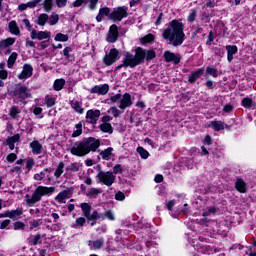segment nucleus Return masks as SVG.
Returning <instances> with one entry per match:
<instances>
[{
	"label": "nucleus",
	"instance_id": "nucleus-47",
	"mask_svg": "<svg viewBox=\"0 0 256 256\" xmlns=\"http://www.w3.org/2000/svg\"><path fill=\"white\" fill-rule=\"evenodd\" d=\"M53 9V0H45L44 1V10L46 13H51Z\"/></svg>",
	"mask_w": 256,
	"mask_h": 256
},
{
	"label": "nucleus",
	"instance_id": "nucleus-39",
	"mask_svg": "<svg viewBox=\"0 0 256 256\" xmlns=\"http://www.w3.org/2000/svg\"><path fill=\"white\" fill-rule=\"evenodd\" d=\"M54 40L59 41L61 43H67V41H69V35L63 34V33H58V34H56Z\"/></svg>",
	"mask_w": 256,
	"mask_h": 256
},
{
	"label": "nucleus",
	"instance_id": "nucleus-17",
	"mask_svg": "<svg viewBox=\"0 0 256 256\" xmlns=\"http://www.w3.org/2000/svg\"><path fill=\"white\" fill-rule=\"evenodd\" d=\"M19 141H21V134L17 133L6 139V145H8L10 151H13L15 149V143H19Z\"/></svg>",
	"mask_w": 256,
	"mask_h": 256
},
{
	"label": "nucleus",
	"instance_id": "nucleus-24",
	"mask_svg": "<svg viewBox=\"0 0 256 256\" xmlns=\"http://www.w3.org/2000/svg\"><path fill=\"white\" fill-rule=\"evenodd\" d=\"M109 15H111V9L109 7L100 8L96 20L101 22L103 21V17H109Z\"/></svg>",
	"mask_w": 256,
	"mask_h": 256
},
{
	"label": "nucleus",
	"instance_id": "nucleus-33",
	"mask_svg": "<svg viewBox=\"0 0 256 256\" xmlns=\"http://www.w3.org/2000/svg\"><path fill=\"white\" fill-rule=\"evenodd\" d=\"M65 169V162L61 161L59 162L55 172H54V177H56V179H59V177H61L64 173V170Z\"/></svg>",
	"mask_w": 256,
	"mask_h": 256
},
{
	"label": "nucleus",
	"instance_id": "nucleus-35",
	"mask_svg": "<svg viewBox=\"0 0 256 256\" xmlns=\"http://www.w3.org/2000/svg\"><path fill=\"white\" fill-rule=\"evenodd\" d=\"M205 75H211V77L217 79V77H219V70H217V68L208 66L206 68Z\"/></svg>",
	"mask_w": 256,
	"mask_h": 256
},
{
	"label": "nucleus",
	"instance_id": "nucleus-3",
	"mask_svg": "<svg viewBox=\"0 0 256 256\" xmlns=\"http://www.w3.org/2000/svg\"><path fill=\"white\" fill-rule=\"evenodd\" d=\"M51 193H55V186H38L32 193V196L26 194V203L28 207H35L36 203H39L45 195H51Z\"/></svg>",
	"mask_w": 256,
	"mask_h": 256
},
{
	"label": "nucleus",
	"instance_id": "nucleus-6",
	"mask_svg": "<svg viewBox=\"0 0 256 256\" xmlns=\"http://www.w3.org/2000/svg\"><path fill=\"white\" fill-rule=\"evenodd\" d=\"M98 174L96 175L97 183H103L106 187H111L115 183L116 176L111 171L101 170V165H98Z\"/></svg>",
	"mask_w": 256,
	"mask_h": 256
},
{
	"label": "nucleus",
	"instance_id": "nucleus-55",
	"mask_svg": "<svg viewBox=\"0 0 256 256\" xmlns=\"http://www.w3.org/2000/svg\"><path fill=\"white\" fill-rule=\"evenodd\" d=\"M75 223L78 227H84L85 223H87V219H85V217H78L76 218Z\"/></svg>",
	"mask_w": 256,
	"mask_h": 256
},
{
	"label": "nucleus",
	"instance_id": "nucleus-20",
	"mask_svg": "<svg viewBox=\"0 0 256 256\" xmlns=\"http://www.w3.org/2000/svg\"><path fill=\"white\" fill-rule=\"evenodd\" d=\"M30 149H32L34 155H41V153H43V145L39 143V140H33L30 143Z\"/></svg>",
	"mask_w": 256,
	"mask_h": 256
},
{
	"label": "nucleus",
	"instance_id": "nucleus-13",
	"mask_svg": "<svg viewBox=\"0 0 256 256\" xmlns=\"http://www.w3.org/2000/svg\"><path fill=\"white\" fill-rule=\"evenodd\" d=\"M30 77H33V66L31 64H24L21 73L18 75V79L20 81H26Z\"/></svg>",
	"mask_w": 256,
	"mask_h": 256
},
{
	"label": "nucleus",
	"instance_id": "nucleus-64",
	"mask_svg": "<svg viewBox=\"0 0 256 256\" xmlns=\"http://www.w3.org/2000/svg\"><path fill=\"white\" fill-rule=\"evenodd\" d=\"M205 85H206V88L209 90L215 89V87L217 86V84H215V82H213L212 80H207Z\"/></svg>",
	"mask_w": 256,
	"mask_h": 256
},
{
	"label": "nucleus",
	"instance_id": "nucleus-49",
	"mask_svg": "<svg viewBox=\"0 0 256 256\" xmlns=\"http://www.w3.org/2000/svg\"><path fill=\"white\" fill-rule=\"evenodd\" d=\"M35 167V159L29 158L26 162V173H29Z\"/></svg>",
	"mask_w": 256,
	"mask_h": 256
},
{
	"label": "nucleus",
	"instance_id": "nucleus-8",
	"mask_svg": "<svg viewBox=\"0 0 256 256\" xmlns=\"http://www.w3.org/2000/svg\"><path fill=\"white\" fill-rule=\"evenodd\" d=\"M121 59V54L117 48H111L108 54L103 57V63L106 67H111Z\"/></svg>",
	"mask_w": 256,
	"mask_h": 256
},
{
	"label": "nucleus",
	"instance_id": "nucleus-21",
	"mask_svg": "<svg viewBox=\"0 0 256 256\" xmlns=\"http://www.w3.org/2000/svg\"><path fill=\"white\" fill-rule=\"evenodd\" d=\"M70 107H72V109H74L76 113H79V115H83V113H85V109L83 108V103L79 100L70 101Z\"/></svg>",
	"mask_w": 256,
	"mask_h": 256
},
{
	"label": "nucleus",
	"instance_id": "nucleus-53",
	"mask_svg": "<svg viewBox=\"0 0 256 256\" xmlns=\"http://www.w3.org/2000/svg\"><path fill=\"white\" fill-rule=\"evenodd\" d=\"M49 19V24L50 25H57L59 23V15L58 14H52Z\"/></svg>",
	"mask_w": 256,
	"mask_h": 256
},
{
	"label": "nucleus",
	"instance_id": "nucleus-58",
	"mask_svg": "<svg viewBox=\"0 0 256 256\" xmlns=\"http://www.w3.org/2000/svg\"><path fill=\"white\" fill-rule=\"evenodd\" d=\"M215 37H217V35H215V33H209L207 41H206V45H208V46L213 45V41H215Z\"/></svg>",
	"mask_w": 256,
	"mask_h": 256
},
{
	"label": "nucleus",
	"instance_id": "nucleus-19",
	"mask_svg": "<svg viewBox=\"0 0 256 256\" xmlns=\"http://www.w3.org/2000/svg\"><path fill=\"white\" fill-rule=\"evenodd\" d=\"M226 51H227V61L228 63H231L233 61V55H237L239 48H237L236 45H227Z\"/></svg>",
	"mask_w": 256,
	"mask_h": 256
},
{
	"label": "nucleus",
	"instance_id": "nucleus-29",
	"mask_svg": "<svg viewBox=\"0 0 256 256\" xmlns=\"http://www.w3.org/2000/svg\"><path fill=\"white\" fill-rule=\"evenodd\" d=\"M100 155L104 161H109L113 157V147H108L100 152Z\"/></svg>",
	"mask_w": 256,
	"mask_h": 256
},
{
	"label": "nucleus",
	"instance_id": "nucleus-11",
	"mask_svg": "<svg viewBox=\"0 0 256 256\" xmlns=\"http://www.w3.org/2000/svg\"><path fill=\"white\" fill-rule=\"evenodd\" d=\"M99 117H101V110L90 109L86 112V123H89L90 125H97Z\"/></svg>",
	"mask_w": 256,
	"mask_h": 256
},
{
	"label": "nucleus",
	"instance_id": "nucleus-26",
	"mask_svg": "<svg viewBox=\"0 0 256 256\" xmlns=\"http://www.w3.org/2000/svg\"><path fill=\"white\" fill-rule=\"evenodd\" d=\"M17 57H19V54L17 52H12L7 60V67L8 69H13V66L17 62Z\"/></svg>",
	"mask_w": 256,
	"mask_h": 256
},
{
	"label": "nucleus",
	"instance_id": "nucleus-4",
	"mask_svg": "<svg viewBox=\"0 0 256 256\" xmlns=\"http://www.w3.org/2000/svg\"><path fill=\"white\" fill-rule=\"evenodd\" d=\"M80 208L82 209L83 215L85 219H87L88 223H90L91 227H95V225H97V221H105L106 219L105 213H99L97 210H93L91 213L92 207L87 202L81 203Z\"/></svg>",
	"mask_w": 256,
	"mask_h": 256
},
{
	"label": "nucleus",
	"instance_id": "nucleus-25",
	"mask_svg": "<svg viewBox=\"0 0 256 256\" xmlns=\"http://www.w3.org/2000/svg\"><path fill=\"white\" fill-rule=\"evenodd\" d=\"M208 127H212V129H214V131H223V129H225V122L223 121H212Z\"/></svg>",
	"mask_w": 256,
	"mask_h": 256
},
{
	"label": "nucleus",
	"instance_id": "nucleus-38",
	"mask_svg": "<svg viewBox=\"0 0 256 256\" xmlns=\"http://www.w3.org/2000/svg\"><path fill=\"white\" fill-rule=\"evenodd\" d=\"M241 105L242 107H244V109H251V107H253V99H251L250 97H245L242 100Z\"/></svg>",
	"mask_w": 256,
	"mask_h": 256
},
{
	"label": "nucleus",
	"instance_id": "nucleus-59",
	"mask_svg": "<svg viewBox=\"0 0 256 256\" xmlns=\"http://www.w3.org/2000/svg\"><path fill=\"white\" fill-rule=\"evenodd\" d=\"M45 177H47V175H45V172H40V173L34 174L35 181H43V179H45Z\"/></svg>",
	"mask_w": 256,
	"mask_h": 256
},
{
	"label": "nucleus",
	"instance_id": "nucleus-44",
	"mask_svg": "<svg viewBox=\"0 0 256 256\" xmlns=\"http://www.w3.org/2000/svg\"><path fill=\"white\" fill-rule=\"evenodd\" d=\"M47 21H49V15L41 14L38 17L37 23H38V25H41L43 27L47 23Z\"/></svg>",
	"mask_w": 256,
	"mask_h": 256
},
{
	"label": "nucleus",
	"instance_id": "nucleus-14",
	"mask_svg": "<svg viewBox=\"0 0 256 256\" xmlns=\"http://www.w3.org/2000/svg\"><path fill=\"white\" fill-rule=\"evenodd\" d=\"M163 57L166 63H174V65H179L181 63V56H179V54L176 55L171 51H165Z\"/></svg>",
	"mask_w": 256,
	"mask_h": 256
},
{
	"label": "nucleus",
	"instance_id": "nucleus-30",
	"mask_svg": "<svg viewBox=\"0 0 256 256\" xmlns=\"http://www.w3.org/2000/svg\"><path fill=\"white\" fill-rule=\"evenodd\" d=\"M171 28L174 31V33H183V23L173 20L171 22Z\"/></svg>",
	"mask_w": 256,
	"mask_h": 256
},
{
	"label": "nucleus",
	"instance_id": "nucleus-61",
	"mask_svg": "<svg viewBox=\"0 0 256 256\" xmlns=\"http://www.w3.org/2000/svg\"><path fill=\"white\" fill-rule=\"evenodd\" d=\"M115 199H116V201H125V193L118 191L115 194Z\"/></svg>",
	"mask_w": 256,
	"mask_h": 256
},
{
	"label": "nucleus",
	"instance_id": "nucleus-62",
	"mask_svg": "<svg viewBox=\"0 0 256 256\" xmlns=\"http://www.w3.org/2000/svg\"><path fill=\"white\" fill-rule=\"evenodd\" d=\"M106 219L109 221H115V215L113 214V211L108 210L105 212Z\"/></svg>",
	"mask_w": 256,
	"mask_h": 256
},
{
	"label": "nucleus",
	"instance_id": "nucleus-50",
	"mask_svg": "<svg viewBox=\"0 0 256 256\" xmlns=\"http://www.w3.org/2000/svg\"><path fill=\"white\" fill-rule=\"evenodd\" d=\"M14 231H23L25 229V223L21 221L14 222Z\"/></svg>",
	"mask_w": 256,
	"mask_h": 256
},
{
	"label": "nucleus",
	"instance_id": "nucleus-48",
	"mask_svg": "<svg viewBox=\"0 0 256 256\" xmlns=\"http://www.w3.org/2000/svg\"><path fill=\"white\" fill-rule=\"evenodd\" d=\"M94 249H101L103 245H105V240L103 238H100L98 240H95L92 242Z\"/></svg>",
	"mask_w": 256,
	"mask_h": 256
},
{
	"label": "nucleus",
	"instance_id": "nucleus-5",
	"mask_svg": "<svg viewBox=\"0 0 256 256\" xmlns=\"http://www.w3.org/2000/svg\"><path fill=\"white\" fill-rule=\"evenodd\" d=\"M8 95L12 97V99H19L21 102L31 97L27 85L21 83L12 85L10 89H8Z\"/></svg>",
	"mask_w": 256,
	"mask_h": 256
},
{
	"label": "nucleus",
	"instance_id": "nucleus-40",
	"mask_svg": "<svg viewBox=\"0 0 256 256\" xmlns=\"http://www.w3.org/2000/svg\"><path fill=\"white\" fill-rule=\"evenodd\" d=\"M45 103H46V107H48V108L54 107V105L57 103V99H55V97H51V96L47 95L45 97Z\"/></svg>",
	"mask_w": 256,
	"mask_h": 256
},
{
	"label": "nucleus",
	"instance_id": "nucleus-42",
	"mask_svg": "<svg viewBox=\"0 0 256 256\" xmlns=\"http://www.w3.org/2000/svg\"><path fill=\"white\" fill-rule=\"evenodd\" d=\"M137 152L139 153L141 159H149V151H147L145 148L139 146L137 148Z\"/></svg>",
	"mask_w": 256,
	"mask_h": 256
},
{
	"label": "nucleus",
	"instance_id": "nucleus-10",
	"mask_svg": "<svg viewBox=\"0 0 256 256\" xmlns=\"http://www.w3.org/2000/svg\"><path fill=\"white\" fill-rule=\"evenodd\" d=\"M31 39H38V41H42L39 44L40 49H47V47H49V45H51V42H50L51 34L50 33H32Z\"/></svg>",
	"mask_w": 256,
	"mask_h": 256
},
{
	"label": "nucleus",
	"instance_id": "nucleus-27",
	"mask_svg": "<svg viewBox=\"0 0 256 256\" xmlns=\"http://www.w3.org/2000/svg\"><path fill=\"white\" fill-rule=\"evenodd\" d=\"M14 44H15V38H6L4 40H1L0 51H2V49H7V47H11Z\"/></svg>",
	"mask_w": 256,
	"mask_h": 256
},
{
	"label": "nucleus",
	"instance_id": "nucleus-60",
	"mask_svg": "<svg viewBox=\"0 0 256 256\" xmlns=\"http://www.w3.org/2000/svg\"><path fill=\"white\" fill-rule=\"evenodd\" d=\"M7 161L8 163H15V161H17V154L15 153H10L8 156H7Z\"/></svg>",
	"mask_w": 256,
	"mask_h": 256
},
{
	"label": "nucleus",
	"instance_id": "nucleus-34",
	"mask_svg": "<svg viewBox=\"0 0 256 256\" xmlns=\"http://www.w3.org/2000/svg\"><path fill=\"white\" fill-rule=\"evenodd\" d=\"M21 113V110L19 109V106H12L9 111V117L12 119H19V114Z\"/></svg>",
	"mask_w": 256,
	"mask_h": 256
},
{
	"label": "nucleus",
	"instance_id": "nucleus-57",
	"mask_svg": "<svg viewBox=\"0 0 256 256\" xmlns=\"http://www.w3.org/2000/svg\"><path fill=\"white\" fill-rule=\"evenodd\" d=\"M101 189L91 188L87 193V197H93V195H100Z\"/></svg>",
	"mask_w": 256,
	"mask_h": 256
},
{
	"label": "nucleus",
	"instance_id": "nucleus-15",
	"mask_svg": "<svg viewBox=\"0 0 256 256\" xmlns=\"http://www.w3.org/2000/svg\"><path fill=\"white\" fill-rule=\"evenodd\" d=\"M132 105L133 100L131 99V95L128 92L124 93L120 100V105L118 106L119 109H129Z\"/></svg>",
	"mask_w": 256,
	"mask_h": 256
},
{
	"label": "nucleus",
	"instance_id": "nucleus-32",
	"mask_svg": "<svg viewBox=\"0 0 256 256\" xmlns=\"http://www.w3.org/2000/svg\"><path fill=\"white\" fill-rule=\"evenodd\" d=\"M63 87H65V79L60 78L56 79L53 83V89L54 91H61L63 90Z\"/></svg>",
	"mask_w": 256,
	"mask_h": 256
},
{
	"label": "nucleus",
	"instance_id": "nucleus-56",
	"mask_svg": "<svg viewBox=\"0 0 256 256\" xmlns=\"http://www.w3.org/2000/svg\"><path fill=\"white\" fill-rule=\"evenodd\" d=\"M42 1H43V0H32V1H30V2H27L26 5H27V7H28L29 9H33V8L37 7V5H38L39 3H41Z\"/></svg>",
	"mask_w": 256,
	"mask_h": 256
},
{
	"label": "nucleus",
	"instance_id": "nucleus-31",
	"mask_svg": "<svg viewBox=\"0 0 256 256\" xmlns=\"http://www.w3.org/2000/svg\"><path fill=\"white\" fill-rule=\"evenodd\" d=\"M71 53H73V48H71V46H66L63 49V55H64L65 61H73V59H75V57L71 56Z\"/></svg>",
	"mask_w": 256,
	"mask_h": 256
},
{
	"label": "nucleus",
	"instance_id": "nucleus-7",
	"mask_svg": "<svg viewBox=\"0 0 256 256\" xmlns=\"http://www.w3.org/2000/svg\"><path fill=\"white\" fill-rule=\"evenodd\" d=\"M163 39L168 41V45H173L174 47H179L183 45L185 41V33H163Z\"/></svg>",
	"mask_w": 256,
	"mask_h": 256
},
{
	"label": "nucleus",
	"instance_id": "nucleus-9",
	"mask_svg": "<svg viewBox=\"0 0 256 256\" xmlns=\"http://www.w3.org/2000/svg\"><path fill=\"white\" fill-rule=\"evenodd\" d=\"M129 17L128 9L125 6H119L115 8L109 15V19L112 21H123V19Z\"/></svg>",
	"mask_w": 256,
	"mask_h": 256
},
{
	"label": "nucleus",
	"instance_id": "nucleus-22",
	"mask_svg": "<svg viewBox=\"0 0 256 256\" xmlns=\"http://www.w3.org/2000/svg\"><path fill=\"white\" fill-rule=\"evenodd\" d=\"M235 189L238 191V193H247V183H245V180L243 178H238L235 182Z\"/></svg>",
	"mask_w": 256,
	"mask_h": 256
},
{
	"label": "nucleus",
	"instance_id": "nucleus-16",
	"mask_svg": "<svg viewBox=\"0 0 256 256\" xmlns=\"http://www.w3.org/2000/svg\"><path fill=\"white\" fill-rule=\"evenodd\" d=\"M90 93L97 95H107L109 93V84H103L101 86L95 85L91 88Z\"/></svg>",
	"mask_w": 256,
	"mask_h": 256
},
{
	"label": "nucleus",
	"instance_id": "nucleus-18",
	"mask_svg": "<svg viewBox=\"0 0 256 256\" xmlns=\"http://www.w3.org/2000/svg\"><path fill=\"white\" fill-rule=\"evenodd\" d=\"M7 215L9 219L12 221H19L21 219V215H23V209H15V210H7Z\"/></svg>",
	"mask_w": 256,
	"mask_h": 256
},
{
	"label": "nucleus",
	"instance_id": "nucleus-45",
	"mask_svg": "<svg viewBox=\"0 0 256 256\" xmlns=\"http://www.w3.org/2000/svg\"><path fill=\"white\" fill-rule=\"evenodd\" d=\"M30 243H32V245L34 246L41 245L43 243V238L41 234H36L34 238L30 240Z\"/></svg>",
	"mask_w": 256,
	"mask_h": 256
},
{
	"label": "nucleus",
	"instance_id": "nucleus-37",
	"mask_svg": "<svg viewBox=\"0 0 256 256\" xmlns=\"http://www.w3.org/2000/svg\"><path fill=\"white\" fill-rule=\"evenodd\" d=\"M155 41V36L151 33L147 34L146 36L140 39V43L142 45H147V43H153Z\"/></svg>",
	"mask_w": 256,
	"mask_h": 256
},
{
	"label": "nucleus",
	"instance_id": "nucleus-54",
	"mask_svg": "<svg viewBox=\"0 0 256 256\" xmlns=\"http://www.w3.org/2000/svg\"><path fill=\"white\" fill-rule=\"evenodd\" d=\"M122 97H123V95H121V93H118L114 96H111L110 101H111V103H121Z\"/></svg>",
	"mask_w": 256,
	"mask_h": 256
},
{
	"label": "nucleus",
	"instance_id": "nucleus-36",
	"mask_svg": "<svg viewBox=\"0 0 256 256\" xmlns=\"http://www.w3.org/2000/svg\"><path fill=\"white\" fill-rule=\"evenodd\" d=\"M76 130L72 133V137H81L83 135V122H79L75 125Z\"/></svg>",
	"mask_w": 256,
	"mask_h": 256
},
{
	"label": "nucleus",
	"instance_id": "nucleus-12",
	"mask_svg": "<svg viewBox=\"0 0 256 256\" xmlns=\"http://www.w3.org/2000/svg\"><path fill=\"white\" fill-rule=\"evenodd\" d=\"M203 75H205V68H198L195 71H192L188 75V83H190V85L197 83V80L201 79Z\"/></svg>",
	"mask_w": 256,
	"mask_h": 256
},
{
	"label": "nucleus",
	"instance_id": "nucleus-63",
	"mask_svg": "<svg viewBox=\"0 0 256 256\" xmlns=\"http://www.w3.org/2000/svg\"><path fill=\"white\" fill-rule=\"evenodd\" d=\"M197 19V11L192 10V13L188 16V23H193Z\"/></svg>",
	"mask_w": 256,
	"mask_h": 256
},
{
	"label": "nucleus",
	"instance_id": "nucleus-23",
	"mask_svg": "<svg viewBox=\"0 0 256 256\" xmlns=\"http://www.w3.org/2000/svg\"><path fill=\"white\" fill-rule=\"evenodd\" d=\"M72 191L71 189H66L61 191L56 197H55V201H58V203H65V199H67V197H69V195H72Z\"/></svg>",
	"mask_w": 256,
	"mask_h": 256
},
{
	"label": "nucleus",
	"instance_id": "nucleus-28",
	"mask_svg": "<svg viewBox=\"0 0 256 256\" xmlns=\"http://www.w3.org/2000/svg\"><path fill=\"white\" fill-rule=\"evenodd\" d=\"M99 129L100 131H102V133H108L109 135H113L114 129L111 123H102L99 125Z\"/></svg>",
	"mask_w": 256,
	"mask_h": 256
},
{
	"label": "nucleus",
	"instance_id": "nucleus-2",
	"mask_svg": "<svg viewBox=\"0 0 256 256\" xmlns=\"http://www.w3.org/2000/svg\"><path fill=\"white\" fill-rule=\"evenodd\" d=\"M99 147H101V140L95 137H88L82 141H76L70 149V153L75 157H85L91 152L95 153Z\"/></svg>",
	"mask_w": 256,
	"mask_h": 256
},
{
	"label": "nucleus",
	"instance_id": "nucleus-43",
	"mask_svg": "<svg viewBox=\"0 0 256 256\" xmlns=\"http://www.w3.org/2000/svg\"><path fill=\"white\" fill-rule=\"evenodd\" d=\"M30 225V231H33V229H37V227H41L43 225V221L41 219L33 220L29 222Z\"/></svg>",
	"mask_w": 256,
	"mask_h": 256
},
{
	"label": "nucleus",
	"instance_id": "nucleus-51",
	"mask_svg": "<svg viewBox=\"0 0 256 256\" xmlns=\"http://www.w3.org/2000/svg\"><path fill=\"white\" fill-rule=\"evenodd\" d=\"M113 175H123V166L121 164H116L113 167Z\"/></svg>",
	"mask_w": 256,
	"mask_h": 256
},
{
	"label": "nucleus",
	"instance_id": "nucleus-46",
	"mask_svg": "<svg viewBox=\"0 0 256 256\" xmlns=\"http://www.w3.org/2000/svg\"><path fill=\"white\" fill-rule=\"evenodd\" d=\"M66 171L70 173H77L79 171V164L77 162L71 163L68 167H66Z\"/></svg>",
	"mask_w": 256,
	"mask_h": 256
},
{
	"label": "nucleus",
	"instance_id": "nucleus-1",
	"mask_svg": "<svg viewBox=\"0 0 256 256\" xmlns=\"http://www.w3.org/2000/svg\"><path fill=\"white\" fill-rule=\"evenodd\" d=\"M155 57H157V52H155L154 49L147 50L142 47H136L135 55L131 54L129 51L124 52L122 63L126 65V68L130 67V69H135V67L143 65L145 61L147 63L153 61Z\"/></svg>",
	"mask_w": 256,
	"mask_h": 256
},
{
	"label": "nucleus",
	"instance_id": "nucleus-41",
	"mask_svg": "<svg viewBox=\"0 0 256 256\" xmlns=\"http://www.w3.org/2000/svg\"><path fill=\"white\" fill-rule=\"evenodd\" d=\"M117 39H119V33H108L106 41L108 43H116Z\"/></svg>",
	"mask_w": 256,
	"mask_h": 256
},
{
	"label": "nucleus",
	"instance_id": "nucleus-52",
	"mask_svg": "<svg viewBox=\"0 0 256 256\" xmlns=\"http://www.w3.org/2000/svg\"><path fill=\"white\" fill-rule=\"evenodd\" d=\"M10 33H19V27H17V22L11 21L9 23Z\"/></svg>",
	"mask_w": 256,
	"mask_h": 256
}]
</instances>
